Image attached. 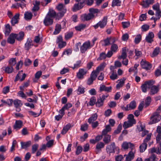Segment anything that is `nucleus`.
<instances>
[{
    "mask_svg": "<svg viewBox=\"0 0 161 161\" xmlns=\"http://www.w3.org/2000/svg\"><path fill=\"white\" fill-rule=\"evenodd\" d=\"M107 16L104 17L102 19L99 21L96 25H93L95 29H97L98 27L100 28H103L106 25L107 22Z\"/></svg>",
    "mask_w": 161,
    "mask_h": 161,
    "instance_id": "obj_4",
    "label": "nucleus"
},
{
    "mask_svg": "<svg viewBox=\"0 0 161 161\" xmlns=\"http://www.w3.org/2000/svg\"><path fill=\"white\" fill-rule=\"evenodd\" d=\"M160 52H161V49L159 47H156L153 50L152 54L151 55V57H154L156 56L159 54Z\"/></svg>",
    "mask_w": 161,
    "mask_h": 161,
    "instance_id": "obj_28",
    "label": "nucleus"
},
{
    "mask_svg": "<svg viewBox=\"0 0 161 161\" xmlns=\"http://www.w3.org/2000/svg\"><path fill=\"white\" fill-rule=\"evenodd\" d=\"M33 45L32 40L28 38L25 45V48L26 50H28Z\"/></svg>",
    "mask_w": 161,
    "mask_h": 161,
    "instance_id": "obj_18",
    "label": "nucleus"
},
{
    "mask_svg": "<svg viewBox=\"0 0 161 161\" xmlns=\"http://www.w3.org/2000/svg\"><path fill=\"white\" fill-rule=\"evenodd\" d=\"M142 36L140 35H137L135 38L134 41L136 44L138 43L141 40Z\"/></svg>",
    "mask_w": 161,
    "mask_h": 161,
    "instance_id": "obj_54",
    "label": "nucleus"
},
{
    "mask_svg": "<svg viewBox=\"0 0 161 161\" xmlns=\"http://www.w3.org/2000/svg\"><path fill=\"white\" fill-rule=\"evenodd\" d=\"M140 64L143 69H146V70H150L152 67L151 64L143 59H142L141 61Z\"/></svg>",
    "mask_w": 161,
    "mask_h": 161,
    "instance_id": "obj_7",
    "label": "nucleus"
},
{
    "mask_svg": "<svg viewBox=\"0 0 161 161\" xmlns=\"http://www.w3.org/2000/svg\"><path fill=\"white\" fill-rule=\"evenodd\" d=\"M23 71L21 70L19 71L18 73L16 75L15 79L14 80V82H16L18 81L19 79H20V76H21V74H22Z\"/></svg>",
    "mask_w": 161,
    "mask_h": 161,
    "instance_id": "obj_61",
    "label": "nucleus"
},
{
    "mask_svg": "<svg viewBox=\"0 0 161 161\" xmlns=\"http://www.w3.org/2000/svg\"><path fill=\"white\" fill-rule=\"evenodd\" d=\"M16 39L19 41H20L23 40L24 36V32L23 31L20 32L19 34H16Z\"/></svg>",
    "mask_w": 161,
    "mask_h": 161,
    "instance_id": "obj_34",
    "label": "nucleus"
},
{
    "mask_svg": "<svg viewBox=\"0 0 161 161\" xmlns=\"http://www.w3.org/2000/svg\"><path fill=\"white\" fill-rule=\"evenodd\" d=\"M87 71L84 69H80L78 72L77 73V77L79 79H82L84 78V76L87 73Z\"/></svg>",
    "mask_w": 161,
    "mask_h": 161,
    "instance_id": "obj_9",
    "label": "nucleus"
},
{
    "mask_svg": "<svg viewBox=\"0 0 161 161\" xmlns=\"http://www.w3.org/2000/svg\"><path fill=\"white\" fill-rule=\"evenodd\" d=\"M76 2L80 3V4H84V2L86 1L87 4L91 6L93 3L94 0H75Z\"/></svg>",
    "mask_w": 161,
    "mask_h": 161,
    "instance_id": "obj_23",
    "label": "nucleus"
},
{
    "mask_svg": "<svg viewBox=\"0 0 161 161\" xmlns=\"http://www.w3.org/2000/svg\"><path fill=\"white\" fill-rule=\"evenodd\" d=\"M77 93L79 95L83 94L85 92V88L81 86H79L77 89Z\"/></svg>",
    "mask_w": 161,
    "mask_h": 161,
    "instance_id": "obj_53",
    "label": "nucleus"
},
{
    "mask_svg": "<svg viewBox=\"0 0 161 161\" xmlns=\"http://www.w3.org/2000/svg\"><path fill=\"white\" fill-rule=\"evenodd\" d=\"M14 105L15 108L21 107L22 105L21 101L18 99H16L13 101Z\"/></svg>",
    "mask_w": 161,
    "mask_h": 161,
    "instance_id": "obj_37",
    "label": "nucleus"
},
{
    "mask_svg": "<svg viewBox=\"0 0 161 161\" xmlns=\"http://www.w3.org/2000/svg\"><path fill=\"white\" fill-rule=\"evenodd\" d=\"M73 35V33L72 32H66L65 34L64 38L67 40L71 38Z\"/></svg>",
    "mask_w": 161,
    "mask_h": 161,
    "instance_id": "obj_39",
    "label": "nucleus"
},
{
    "mask_svg": "<svg viewBox=\"0 0 161 161\" xmlns=\"http://www.w3.org/2000/svg\"><path fill=\"white\" fill-rule=\"evenodd\" d=\"M149 158L150 159V161H157L156 160V155L153 154H152Z\"/></svg>",
    "mask_w": 161,
    "mask_h": 161,
    "instance_id": "obj_64",
    "label": "nucleus"
},
{
    "mask_svg": "<svg viewBox=\"0 0 161 161\" xmlns=\"http://www.w3.org/2000/svg\"><path fill=\"white\" fill-rule=\"evenodd\" d=\"M56 8L58 11L57 15L59 16L60 17H62L67 11L65 6L64 4L60 3L56 6Z\"/></svg>",
    "mask_w": 161,
    "mask_h": 161,
    "instance_id": "obj_3",
    "label": "nucleus"
},
{
    "mask_svg": "<svg viewBox=\"0 0 161 161\" xmlns=\"http://www.w3.org/2000/svg\"><path fill=\"white\" fill-rule=\"evenodd\" d=\"M89 11L90 14L93 15V18L95 17V14L97 16V14L100 12L99 10L98 9L93 8H89Z\"/></svg>",
    "mask_w": 161,
    "mask_h": 161,
    "instance_id": "obj_24",
    "label": "nucleus"
},
{
    "mask_svg": "<svg viewBox=\"0 0 161 161\" xmlns=\"http://www.w3.org/2000/svg\"><path fill=\"white\" fill-rule=\"evenodd\" d=\"M62 28V27H61V25H60V24H56L54 31L53 33V34L54 35H57L60 32Z\"/></svg>",
    "mask_w": 161,
    "mask_h": 161,
    "instance_id": "obj_35",
    "label": "nucleus"
},
{
    "mask_svg": "<svg viewBox=\"0 0 161 161\" xmlns=\"http://www.w3.org/2000/svg\"><path fill=\"white\" fill-rule=\"evenodd\" d=\"M136 122L133 120H128L127 121H125L123 125V127L124 129H127L129 127L132 126L133 124H135Z\"/></svg>",
    "mask_w": 161,
    "mask_h": 161,
    "instance_id": "obj_19",
    "label": "nucleus"
},
{
    "mask_svg": "<svg viewBox=\"0 0 161 161\" xmlns=\"http://www.w3.org/2000/svg\"><path fill=\"white\" fill-rule=\"evenodd\" d=\"M16 39V35L15 33H13L10 34L7 39V42L11 44H14Z\"/></svg>",
    "mask_w": 161,
    "mask_h": 161,
    "instance_id": "obj_12",
    "label": "nucleus"
},
{
    "mask_svg": "<svg viewBox=\"0 0 161 161\" xmlns=\"http://www.w3.org/2000/svg\"><path fill=\"white\" fill-rule=\"evenodd\" d=\"M111 136L109 135H107L104 136L103 141L105 144L108 143L111 141Z\"/></svg>",
    "mask_w": 161,
    "mask_h": 161,
    "instance_id": "obj_36",
    "label": "nucleus"
},
{
    "mask_svg": "<svg viewBox=\"0 0 161 161\" xmlns=\"http://www.w3.org/2000/svg\"><path fill=\"white\" fill-rule=\"evenodd\" d=\"M32 63L31 61L29 58H26L24 62V64L25 66H29Z\"/></svg>",
    "mask_w": 161,
    "mask_h": 161,
    "instance_id": "obj_62",
    "label": "nucleus"
},
{
    "mask_svg": "<svg viewBox=\"0 0 161 161\" xmlns=\"http://www.w3.org/2000/svg\"><path fill=\"white\" fill-rule=\"evenodd\" d=\"M154 36V33L152 32H150L146 37V42L148 43H152L153 41V38Z\"/></svg>",
    "mask_w": 161,
    "mask_h": 161,
    "instance_id": "obj_13",
    "label": "nucleus"
},
{
    "mask_svg": "<svg viewBox=\"0 0 161 161\" xmlns=\"http://www.w3.org/2000/svg\"><path fill=\"white\" fill-rule=\"evenodd\" d=\"M151 135L149 134L147 135L146 138L144 140L143 143L139 146V150L140 153L145 151L147 147V143L149 141L151 138Z\"/></svg>",
    "mask_w": 161,
    "mask_h": 161,
    "instance_id": "obj_1",
    "label": "nucleus"
},
{
    "mask_svg": "<svg viewBox=\"0 0 161 161\" xmlns=\"http://www.w3.org/2000/svg\"><path fill=\"white\" fill-rule=\"evenodd\" d=\"M115 148V143L114 142H112L110 145H108L106 147V151L107 153L110 155L111 153H114Z\"/></svg>",
    "mask_w": 161,
    "mask_h": 161,
    "instance_id": "obj_10",
    "label": "nucleus"
},
{
    "mask_svg": "<svg viewBox=\"0 0 161 161\" xmlns=\"http://www.w3.org/2000/svg\"><path fill=\"white\" fill-rule=\"evenodd\" d=\"M127 54L126 53V48L124 47L122 48V53L121 56L118 57V58L119 59H123V60L126 58Z\"/></svg>",
    "mask_w": 161,
    "mask_h": 161,
    "instance_id": "obj_30",
    "label": "nucleus"
},
{
    "mask_svg": "<svg viewBox=\"0 0 161 161\" xmlns=\"http://www.w3.org/2000/svg\"><path fill=\"white\" fill-rule=\"evenodd\" d=\"M135 150H131L128 153L127 155H125L126 156L125 161H131L133 159L134 157V153Z\"/></svg>",
    "mask_w": 161,
    "mask_h": 161,
    "instance_id": "obj_14",
    "label": "nucleus"
},
{
    "mask_svg": "<svg viewBox=\"0 0 161 161\" xmlns=\"http://www.w3.org/2000/svg\"><path fill=\"white\" fill-rule=\"evenodd\" d=\"M57 15L55 11L53 9H50L48 13L47 14V16H49L51 18H53Z\"/></svg>",
    "mask_w": 161,
    "mask_h": 161,
    "instance_id": "obj_32",
    "label": "nucleus"
},
{
    "mask_svg": "<svg viewBox=\"0 0 161 161\" xmlns=\"http://www.w3.org/2000/svg\"><path fill=\"white\" fill-rule=\"evenodd\" d=\"M12 28L9 24H7L5 25L4 34L5 36H8L11 31Z\"/></svg>",
    "mask_w": 161,
    "mask_h": 161,
    "instance_id": "obj_26",
    "label": "nucleus"
},
{
    "mask_svg": "<svg viewBox=\"0 0 161 161\" xmlns=\"http://www.w3.org/2000/svg\"><path fill=\"white\" fill-rule=\"evenodd\" d=\"M97 113H95L91 116L88 119V122L89 124H91L92 122L95 121L97 118Z\"/></svg>",
    "mask_w": 161,
    "mask_h": 161,
    "instance_id": "obj_29",
    "label": "nucleus"
},
{
    "mask_svg": "<svg viewBox=\"0 0 161 161\" xmlns=\"http://www.w3.org/2000/svg\"><path fill=\"white\" fill-rule=\"evenodd\" d=\"M108 96V94H106L105 95H103L102 96H100L97 98V101L96 103V106L97 107H100L103 105L104 101Z\"/></svg>",
    "mask_w": 161,
    "mask_h": 161,
    "instance_id": "obj_5",
    "label": "nucleus"
},
{
    "mask_svg": "<svg viewBox=\"0 0 161 161\" xmlns=\"http://www.w3.org/2000/svg\"><path fill=\"white\" fill-rule=\"evenodd\" d=\"M135 55L137 57H140L142 55V52L139 51L138 49H136L135 52Z\"/></svg>",
    "mask_w": 161,
    "mask_h": 161,
    "instance_id": "obj_59",
    "label": "nucleus"
},
{
    "mask_svg": "<svg viewBox=\"0 0 161 161\" xmlns=\"http://www.w3.org/2000/svg\"><path fill=\"white\" fill-rule=\"evenodd\" d=\"M91 47L90 42L89 41H86L83 43L80 47V51L82 53H85L88 49Z\"/></svg>",
    "mask_w": 161,
    "mask_h": 161,
    "instance_id": "obj_6",
    "label": "nucleus"
},
{
    "mask_svg": "<svg viewBox=\"0 0 161 161\" xmlns=\"http://www.w3.org/2000/svg\"><path fill=\"white\" fill-rule=\"evenodd\" d=\"M23 125V122L20 120H17L15 121L13 126L14 129L18 130L21 128Z\"/></svg>",
    "mask_w": 161,
    "mask_h": 161,
    "instance_id": "obj_21",
    "label": "nucleus"
},
{
    "mask_svg": "<svg viewBox=\"0 0 161 161\" xmlns=\"http://www.w3.org/2000/svg\"><path fill=\"white\" fill-rule=\"evenodd\" d=\"M96 98L95 97H92L90 100L89 102V105L90 106H92L95 104H96Z\"/></svg>",
    "mask_w": 161,
    "mask_h": 161,
    "instance_id": "obj_46",
    "label": "nucleus"
},
{
    "mask_svg": "<svg viewBox=\"0 0 161 161\" xmlns=\"http://www.w3.org/2000/svg\"><path fill=\"white\" fill-rule=\"evenodd\" d=\"M125 79L123 78L119 80H118V81H119V83L116 85V88L117 89H119L121 87L124 85Z\"/></svg>",
    "mask_w": 161,
    "mask_h": 161,
    "instance_id": "obj_25",
    "label": "nucleus"
},
{
    "mask_svg": "<svg viewBox=\"0 0 161 161\" xmlns=\"http://www.w3.org/2000/svg\"><path fill=\"white\" fill-rule=\"evenodd\" d=\"M118 46L115 44H113L111 46L110 49L111 50L114 52H117L118 49Z\"/></svg>",
    "mask_w": 161,
    "mask_h": 161,
    "instance_id": "obj_51",
    "label": "nucleus"
},
{
    "mask_svg": "<svg viewBox=\"0 0 161 161\" xmlns=\"http://www.w3.org/2000/svg\"><path fill=\"white\" fill-rule=\"evenodd\" d=\"M97 72L96 70L93 71L90 75V78L95 80L97 77Z\"/></svg>",
    "mask_w": 161,
    "mask_h": 161,
    "instance_id": "obj_49",
    "label": "nucleus"
},
{
    "mask_svg": "<svg viewBox=\"0 0 161 161\" xmlns=\"http://www.w3.org/2000/svg\"><path fill=\"white\" fill-rule=\"evenodd\" d=\"M86 26L85 24H81L75 26V28L76 30L80 31L85 28Z\"/></svg>",
    "mask_w": 161,
    "mask_h": 161,
    "instance_id": "obj_43",
    "label": "nucleus"
},
{
    "mask_svg": "<svg viewBox=\"0 0 161 161\" xmlns=\"http://www.w3.org/2000/svg\"><path fill=\"white\" fill-rule=\"evenodd\" d=\"M84 6V4H80V3H77L74 4L73 8V10L74 11L78 10L82 8Z\"/></svg>",
    "mask_w": 161,
    "mask_h": 161,
    "instance_id": "obj_27",
    "label": "nucleus"
},
{
    "mask_svg": "<svg viewBox=\"0 0 161 161\" xmlns=\"http://www.w3.org/2000/svg\"><path fill=\"white\" fill-rule=\"evenodd\" d=\"M19 14H16L15 15L11 18V22L12 25L14 26L15 24L18 22V20L19 19Z\"/></svg>",
    "mask_w": 161,
    "mask_h": 161,
    "instance_id": "obj_20",
    "label": "nucleus"
},
{
    "mask_svg": "<svg viewBox=\"0 0 161 161\" xmlns=\"http://www.w3.org/2000/svg\"><path fill=\"white\" fill-rule=\"evenodd\" d=\"M159 86H152L150 88V95H153L155 94H156L159 91Z\"/></svg>",
    "mask_w": 161,
    "mask_h": 161,
    "instance_id": "obj_15",
    "label": "nucleus"
},
{
    "mask_svg": "<svg viewBox=\"0 0 161 161\" xmlns=\"http://www.w3.org/2000/svg\"><path fill=\"white\" fill-rule=\"evenodd\" d=\"M110 79L112 80H114L118 78V75L116 72L112 70L111 75H110Z\"/></svg>",
    "mask_w": 161,
    "mask_h": 161,
    "instance_id": "obj_42",
    "label": "nucleus"
},
{
    "mask_svg": "<svg viewBox=\"0 0 161 161\" xmlns=\"http://www.w3.org/2000/svg\"><path fill=\"white\" fill-rule=\"evenodd\" d=\"M130 109H134L136 107V103L135 101H133L131 102L129 104Z\"/></svg>",
    "mask_w": 161,
    "mask_h": 161,
    "instance_id": "obj_50",
    "label": "nucleus"
},
{
    "mask_svg": "<svg viewBox=\"0 0 161 161\" xmlns=\"http://www.w3.org/2000/svg\"><path fill=\"white\" fill-rule=\"evenodd\" d=\"M32 15L31 13L25 12L24 14V17L26 20H30L31 19Z\"/></svg>",
    "mask_w": 161,
    "mask_h": 161,
    "instance_id": "obj_44",
    "label": "nucleus"
},
{
    "mask_svg": "<svg viewBox=\"0 0 161 161\" xmlns=\"http://www.w3.org/2000/svg\"><path fill=\"white\" fill-rule=\"evenodd\" d=\"M141 87L142 92L145 93L147 92V88L148 87V86L145 82L142 85Z\"/></svg>",
    "mask_w": 161,
    "mask_h": 161,
    "instance_id": "obj_56",
    "label": "nucleus"
},
{
    "mask_svg": "<svg viewBox=\"0 0 161 161\" xmlns=\"http://www.w3.org/2000/svg\"><path fill=\"white\" fill-rule=\"evenodd\" d=\"M154 2V0H146L143 1L141 3L143 7L147 8L150 5L152 4Z\"/></svg>",
    "mask_w": 161,
    "mask_h": 161,
    "instance_id": "obj_16",
    "label": "nucleus"
},
{
    "mask_svg": "<svg viewBox=\"0 0 161 161\" xmlns=\"http://www.w3.org/2000/svg\"><path fill=\"white\" fill-rule=\"evenodd\" d=\"M104 145L105 144L103 142H99L96 145V149L97 151H100L101 149L104 147Z\"/></svg>",
    "mask_w": 161,
    "mask_h": 161,
    "instance_id": "obj_33",
    "label": "nucleus"
},
{
    "mask_svg": "<svg viewBox=\"0 0 161 161\" xmlns=\"http://www.w3.org/2000/svg\"><path fill=\"white\" fill-rule=\"evenodd\" d=\"M93 18V15L90 13L88 14H85L81 16V19L83 21H88Z\"/></svg>",
    "mask_w": 161,
    "mask_h": 161,
    "instance_id": "obj_17",
    "label": "nucleus"
},
{
    "mask_svg": "<svg viewBox=\"0 0 161 161\" xmlns=\"http://www.w3.org/2000/svg\"><path fill=\"white\" fill-rule=\"evenodd\" d=\"M31 141H28L26 142H21V147L23 148H25L29 147L31 145Z\"/></svg>",
    "mask_w": 161,
    "mask_h": 161,
    "instance_id": "obj_38",
    "label": "nucleus"
},
{
    "mask_svg": "<svg viewBox=\"0 0 161 161\" xmlns=\"http://www.w3.org/2000/svg\"><path fill=\"white\" fill-rule=\"evenodd\" d=\"M148 86V88H150L155 83L154 81L153 80H150L145 82Z\"/></svg>",
    "mask_w": 161,
    "mask_h": 161,
    "instance_id": "obj_45",
    "label": "nucleus"
},
{
    "mask_svg": "<svg viewBox=\"0 0 161 161\" xmlns=\"http://www.w3.org/2000/svg\"><path fill=\"white\" fill-rule=\"evenodd\" d=\"M88 126V125L87 123L84 124L81 126L80 130L83 131H85L87 130Z\"/></svg>",
    "mask_w": 161,
    "mask_h": 161,
    "instance_id": "obj_55",
    "label": "nucleus"
},
{
    "mask_svg": "<svg viewBox=\"0 0 161 161\" xmlns=\"http://www.w3.org/2000/svg\"><path fill=\"white\" fill-rule=\"evenodd\" d=\"M112 90V87L111 86L106 87L104 85H100L99 90L100 92L105 91L107 92H109Z\"/></svg>",
    "mask_w": 161,
    "mask_h": 161,
    "instance_id": "obj_22",
    "label": "nucleus"
},
{
    "mask_svg": "<svg viewBox=\"0 0 161 161\" xmlns=\"http://www.w3.org/2000/svg\"><path fill=\"white\" fill-rule=\"evenodd\" d=\"M38 147L39 145L37 144H35L32 145L31 150V152L32 153H34L36 152Z\"/></svg>",
    "mask_w": 161,
    "mask_h": 161,
    "instance_id": "obj_52",
    "label": "nucleus"
},
{
    "mask_svg": "<svg viewBox=\"0 0 161 161\" xmlns=\"http://www.w3.org/2000/svg\"><path fill=\"white\" fill-rule=\"evenodd\" d=\"M53 22V19L47 15H46L43 20V23L46 26H48L52 25Z\"/></svg>",
    "mask_w": 161,
    "mask_h": 161,
    "instance_id": "obj_11",
    "label": "nucleus"
},
{
    "mask_svg": "<svg viewBox=\"0 0 161 161\" xmlns=\"http://www.w3.org/2000/svg\"><path fill=\"white\" fill-rule=\"evenodd\" d=\"M105 65L106 64L104 63L101 64L97 68L96 71L98 72L99 71L103 70L105 67Z\"/></svg>",
    "mask_w": 161,
    "mask_h": 161,
    "instance_id": "obj_41",
    "label": "nucleus"
},
{
    "mask_svg": "<svg viewBox=\"0 0 161 161\" xmlns=\"http://www.w3.org/2000/svg\"><path fill=\"white\" fill-rule=\"evenodd\" d=\"M122 147L125 150H126L128 148H130L131 150L135 149L134 144L130 142H123L122 145Z\"/></svg>",
    "mask_w": 161,
    "mask_h": 161,
    "instance_id": "obj_8",
    "label": "nucleus"
},
{
    "mask_svg": "<svg viewBox=\"0 0 161 161\" xmlns=\"http://www.w3.org/2000/svg\"><path fill=\"white\" fill-rule=\"evenodd\" d=\"M151 101V97L148 96L147 97L145 100V103L146 106H148L150 103Z\"/></svg>",
    "mask_w": 161,
    "mask_h": 161,
    "instance_id": "obj_57",
    "label": "nucleus"
},
{
    "mask_svg": "<svg viewBox=\"0 0 161 161\" xmlns=\"http://www.w3.org/2000/svg\"><path fill=\"white\" fill-rule=\"evenodd\" d=\"M121 2L119 0H113L112 3V7H113L115 6H120Z\"/></svg>",
    "mask_w": 161,
    "mask_h": 161,
    "instance_id": "obj_40",
    "label": "nucleus"
},
{
    "mask_svg": "<svg viewBox=\"0 0 161 161\" xmlns=\"http://www.w3.org/2000/svg\"><path fill=\"white\" fill-rule=\"evenodd\" d=\"M58 44V47L60 48H62L66 45V43L65 42L62 41Z\"/></svg>",
    "mask_w": 161,
    "mask_h": 161,
    "instance_id": "obj_58",
    "label": "nucleus"
},
{
    "mask_svg": "<svg viewBox=\"0 0 161 161\" xmlns=\"http://www.w3.org/2000/svg\"><path fill=\"white\" fill-rule=\"evenodd\" d=\"M149 124L151 125L158 123L161 120V116L157 113H153L150 118Z\"/></svg>",
    "mask_w": 161,
    "mask_h": 161,
    "instance_id": "obj_2",
    "label": "nucleus"
},
{
    "mask_svg": "<svg viewBox=\"0 0 161 161\" xmlns=\"http://www.w3.org/2000/svg\"><path fill=\"white\" fill-rule=\"evenodd\" d=\"M82 149L83 148L81 146H78L76 151V154L77 155L80 154L81 153Z\"/></svg>",
    "mask_w": 161,
    "mask_h": 161,
    "instance_id": "obj_60",
    "label": "nucleus"
},
{
    "mask_svg": "<svg viewBox=\"0 0 161 161\" xmlns=\"http://www.w3.org/2000/svg\"><path fill=\"white\" fill-rule=\"evenodd\" d=\"M16 63L15 58H11L8 61L9 64L11 66H13L15 65Z\"/></svg>",
    "mask_w": 161,
    "mask_h": 161,
    "instance_id": "obj_47",
    "label": "nucleus"
},
{
    "mask_svg": "<svg viewBox=\"0 0 161 161\" xmlns=\"http://www.w3.org/2000/svg\"><path fill=\"white\" fill-rule=\"evenodd\" d=\"M70 127L71 125L70 124H67L63 127L61 132V133L63 135L65 134Z\"/></svg>",
    "mask_w": 161,
    "mask_h": 161,
    "instance_id": "obj_31",
    "label": "nucleus"
},
{
    "mask_svg": "<svg viewBox=\"0 0 161 161\" xmlns=\"http://www.w3.org/2000/svg\"><path fill=\"white\" fill-rule=\"evenodd\" d=\"M13 71V68L12 66H7L5 67V71L8 73H11Z\"/></svg>",
    "mask_w": 161,
    "mask_h": 161,
    "instance_id": "obj_48",
    "label": "nucleus"
},
{
    "mask_svg": "<svg viewBox=\"0 0 161 161\" xmlns=\"http://www.w3.org/2000/svg\"><path fill=\"white\" fill-rule=\"evenodd\" d=\"M72 106V105L71 103H68L66 104H65L64 106L62 107L63 108H64L65 110H68Z\"/></svg>",
    "mask_w": 161,
    "mask_h": 161,
    "instance_id": "obj_63",
    "label": "nucleus"
}]
</instances>
